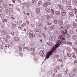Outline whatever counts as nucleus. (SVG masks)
I'll return each instance as SVG.
<instances>
[{
  "mask_svg": "<svg viewBox=\"0 0 77 77\" xmlns=\"http://www.w3.org/2000/svg\"><path fill=\"white\" fill-rule=\"evenodd\" d=\"M53 52L54 53H57V50H55L54 48H52L51 50H50V51L48 52V54H47V55H46L45 59V60L47 59H48L51 55H53Z\"/></svg>",
  "mask_w": 77,
  "mask_h": 77,
  "instance_id": "obj_1",
  "label": "nucleus"
},
{
  "mask_svg": "<svg viewBox=\"0 0 77 77\" xmlns=\"http://www.w3.org/2000/svg\"><path fill=\"white\" fill-rule=\"evenodd\" d=\"M58 40L57 41V43L55 45V48H57L58 47H59L60 46V45H62V40H61V39H58Z\"/></svg>",
  "mask_w": 77,
  "mask_h": 77,
  "instance_id": "obj_2",
  "label": "nucleus"
},
{
  "mask_svg": "<svg viewBox=\"0 0 77 77\" xmlns=\"http://www.w3.org/2000/svg\"><path fill=\"white\" fill-rule=\"evenodd\" d=\"M68 33V30L66 29H65L64 30V29H62L61 30V33L63 35H66V33Z\"/></svg>",
  "mask_w": 77,
  "mask_h": 77,
  "instance_id": "obj_3",
  "label": "nucleus"
},
{
  "mask_svg": "<svg viewBox=\"0 0 77 77\" xmlns=\"http://www.w3.org/2000/svg\"><path fill=\"white\" fill-rule=\"evenodd\" d=\"M51 11H52L51 14L50 16H47L46 17V18L48 19V18H50V17H52L53 16V15L54 14V11L53 10V9H51Z\"/></svg>",
  "mask_w": 77,
  "mask_h": 77,
  "instance_id": "obj_4",
  "label": "nucleus"
},
{
  "mask_svg": "<svg viewBox=\"0 0 77 77\" xmlns=\"http://www.w3.org/2000/svg\"><path fill=\"white\" fill-rule=\"evenodd\" d=\"M63 35H61L59 36L58 37V39H60L62 40V41H63V40H65V38L64 37H63Z\"/></svg>",
  "mask_w": 77,
  "mask_h": 77,
  "instance_id": "obj_5",
  "label": "nucleus"
},
{
  "mask_svg": "<svg viewBox=\"0 0 77 77\" xmlns=\"http://www.w3.org/2000/svg\"><path fill=\"white\" fill-rule=\"evenodd\" d=\"M50 5V2H46L44 3L43 5V6L44 7H47L48 5Z\"/></svg>",
  "mask_w": 77,
  "mask_h": 77,
  "instance_id": "obj_6",
  "label": "nucleus"
},
{
  "mask_svg": "<svg viewBox=\"0 0 77 77\" xmlns=\"http://www.w3.org/2000/svg\"><path fill=\"white\" fill-rule=\"evenodd\" d=\"M56 28V27H55V26L54 25H52L49 28V29L50 30H54Z\"/></svg>",
  "mask_w": 77,
  "mask_h": 77,
  "instance_id": "obj_7",
  "label": "nucleus"
},
{
  "mask_svg": "<svg viewBox=\"0 0 77 77\" xmlns=\"http://www.w3.org/2000/svg\"><path fill=\"white\" fill-rule=\"evenodd\" d=\"M35 36V34L31 33L29 35V38H34Z\"/></svg>",
  "mask_w": 77,
  "mask_h": 77,
  "instance_id": "obj_8",
  "label": "nucleus"
},
{
  "mask_svg": "<svg viewBox=\"0 0 77 77\" xmlns=\"http://www.w3.org/2000/svg\"><path fill=\"white\" fill-rule=\"evenodd\" d=\"M58 23L60 25V26H62L63 25V20H59L58 22Z\"/></svg>",
  "mask_w": 77,
  "mask_h": 77,
  "instance_id": "obj_9",
  "label": "nucleus"
},
{
  "mask_svg": "<svg viewBox=\"0 0 77 77\" xmlns=\"http://www.w3.org/2000/svg\"><path fill=\"white\" fill-rule=\"evenodd\" d=\"M40 8H36V13L37 14H39V13H40Z\"/></svg>",
  "mask_w": 77,
  "mask_h": 77,
  "instance_id": "obj_10",
  "label": "nucleus"
},
{
  "mask_svg": "<svg viewBox=\"0 0 77 77\" xmlns=\"http://www.w3.org/2000/svg\"><path fill=\"white\" fill-rule=\"evenodd\" d=\"M49 39L50 40H51V41H55V38H54L53 37H50L49 38Z\"/></svg>",
  "mask_w": 77,
  "mask_h": 77,
  "instance_id": "obj_11",
  "label": "nucleus"
},
{
  "mask_svg": "<svg viewBox=\"0 0 77 77\" xmlns=\"http://www.w3.org/2000/svg\"><path fill=\"white\" fill-rule=\"evenodd\" d=\"M47 44L49 46H50V47L53 45V43L50 42H48L47 43Z\"/></svg>",
  "mask_w": 77,
  "mask_h": 77,
  "instance_id": "obj_12",
  "label": "nucleus"
},
{
  "mask_svg": "<svg viewBox=\"0 0 77 77\" xmlns=\"http://www.w3.org/2000/svg\"><path fill=\"white\" fill-rule=\"evenodd\" d=\"M62 14H63V16H65V15H66V11H62Z\"/></svg>",
  "mask_w": 77,
  "mask_h": 77,
  "instance_id": "obj_13",
  "label": "nucleus"
},
{
  "mask_svg": "<svg viewBox=\"0 0 77 77\" xmlns=\"http://www.w3.org/2000/svg\"><path fill=\"white\" fill-rule=\"evenodd\" d=\"M75 75V73H74L72 72L69 74V76H70V77H73V76H74V75Z\"/></svg>",
  "mask_w": 77,
  "mask_h": 77,
  "instance_id": "obj_14",
  "label": "nucleus"
},
{
  "mask_svg": "<svg viewBox=\"0 0 77 77\" xmlns=\"http://www.w3.org/2000/svg\"><path fill=\"white\" fill-rule=\"evenodd\" d=\"M55 14L57 15H60V11H56L55 12Z\"/></svg>",
  "mask_w": 77,
  "mask_h": 77,
  "instance_id": "obj_15",
  "label": "nucleus"
},
{
  "mask_svg": "<svg viewBox=\"0 0 77 77\" xmlns=\"http://www.w3.org/2000/svg\"><path fill=\"white\" fill-rule=\"evenodd\" d=\"M58 6H59V8H60V9L62 10V9H63V6H62V5H59Z\"/></svg>",
  "mask_w": 77,
  "mask_h": 77,
  "instance_id": "obj_16",
  "label": "nucleus"
},
{
  "mask_svg": "<svg viewBox=\"0 0 77 77\" xmlns=\"http://www.w3.org/2000/svg\"><path fill=\"white\" fill-rule=\"evenodd\" d=\"M69 14L71 17H74V14H75V13H73L72 12H70Z\"/></svg>",
  "mask_w": 77,
  "mask_h": 77,
  "instance_id": "obj_17",
  "label": "nucleus"
},
{
  "mask_svg": "<svg viewBox=\"0 0 77 77\" xmlns=\"http://www.w3.org/2000/svg\"><path fill=\"white\" fill-rule=\"evenodd\" d=\"M14 40L15 41L17 42V41H18L19 40V38H18V37H16L14 38Z\"/></svg>",
  "mask_w": 77,
  "mask_h": 77,
  "instance_id": "obj_18",
  "label": "nucleus"
},
{
  "mask_svg": "<svg viewBox=\"0 0 77 77\" xmlns=\"http://www.w3.org/2000/svg\"><path fill=\"white\" fill-rule=\"evenodd\" d=\"M44 52H43V51H41L40 52V55L41 56H42V57H44Z\"/></svg>",
  "mask_w": 77,
  "mask_h": 77,
  "instance_id": "obj_19",
  "label": "nucleus"
},
{
  "mask_svg": "<svg viewBox=\"0 0 77 77\" xmlns=\"http://www.w3.org/2000/svg\"><path fill=\"white\" fill-rule=\"evenodd\" d=\"M9 10L10 13L11 12V13H12V14H13V12H14V11H13V9H12V8H10Z\"/></svg>",
  "mask_w": 77,
  "mask_h": 77,
  "instance_id": "obj_20",
  "label": "nucleus"
},
{
  "mask_svg": "<svg viewBox=\"0 0 77 77\" xmlns=\"http://www.w3.org/2000/svg\"><path fill=\"white\" fill-rule=\"evenodd\" d=\"M4 39L5 40V41L7 43H8V40L5 37H4Z\"/></svg>",
  "mask_w": 77,
  "mask_h": 77,
  "instance_id": "obj_21",
  "label": "nucleus"
},
{
  "mask_svg": "<svg viewBox=\"0 0 77 77\" xmlns=\"http://www.w3.org/2000/svg\"><path fill=\"white\" fill-rule=\"evenodd\" d=\"M5 11L7 14H10V11L8 9H6L5 10Z\"/></svg>",
  "mask_w": 77,
  "mask_h": 77,
  "instance_id": "obj_22",
  "label": "nucleus"
},
{
  "mask_svg": "<svg viewBox=\"0 0 77 77\" xmlns=\"http://www.w3.org/2000/svg\"><path fill=\"white\" fill-rule=\"evenodd\" d=\"M41 32L40 31H37L36 32H35V33L37 35H39L40 34Z\"/></svg>",
  "mask_w": 77,
  "mask_h": 77,
  "instance_id": "obj_23",
  "label": "nucleus"
},
{
  "mask_svg": "<svg viewBox=\"0 0 77 77\" xmlns=\"http://www.w3.org/2000/svg\"><path fill=\"white\" fill-rule=\"evenodd\" d=\"M72 38L74 39H76L77 38V35H73L72 36Z\"/></svg>",
  "mask_w": 77,
  "mask_h": 77,
  "instance_id": "obj_24",
  "label": "nucleus"
},
{
  "mask_svg": "<svg viewBox=\"0 0 77 77\" xmlns=\"http://www.w3.org/2000/svg\"><path fill=\"white\" fill-rule=\"evenodd\" d=\"M3 6L4 8H8V6L6 5V4H3Z\"/></svg>",
  "mask_w": 77,
  "mask_h": 77,
  "instance_id": "obj_25",
  "label": "nucleus"
},
{
  "mask_svg": "<svg viewBox=\"0 0 77 77\" xmlns=\"http://www.w3.org/2000/svg\"><path fill=\"white\" fill-rule=\"evenodd\" d=\"M73 5L75 6H77V1H75L73 3Z\"/></svg>",
  "mask_w": 77,
  "mask_h": 77,
  "instance_id": "obj_26",
  "label": "nucleus"
},
{
  "mask_svg": "<svg viewBox=\"0 0 77 77\" xmlns=\"http://www.w3.org/2000/svg\"><path fill=\"white\" fill-rule=\"evenodd\" d=\"M2 33H3L4 35H6L7 34V32H5V31H2Z\"/></svg>",
  "mask_w": 77,
  "mask_h": 77,
  "instance_id": "obj_27",
  "label": "nucleus"
},
{
  "mask_svg": "<svg viewBox=\"0 0 77 77\" xmlns=\"http://www.w3.org/2000/svg\"><path fill=\"white\" fill-rule=\"evenodd\" d=\"M38 25L41 27H42V23H38Z\"/></svg>",
  "mask_w": 77,
  "mask_h": 77,
  "instance_id": "obj_28",
  "label": "nucleus"
},
{
  "mask_svg": "<svg viewBox=\"0 0 77 77\" xmlns=\"http://www.w3.org/2000/svg\"><path fill=\"white\" fill-rule=\"evenodd\" d=\"M62 45H63V48H65L66 46V44H62Z\"/></svg>",
  "mask_w": 77,
  "mask_h": 77,
  "instance_id": "obj_29",
  "label": "nucleus"
},
{
  "mask_svg": "<svg viewBox=\"0 0 77 77\" xmlns=\"http://www.w3.org/2000/svg\"><path fill=\"white\" fill-rule=\"evenodd\" d=\"M2 21L4 23H5V22H7L8 21V20L6 19H3Z\"/></svg>",
  "mask_w": 77,
  "mask_h": 77,
  "instance_id": "obj_30",
  "label": "nucleus"
},
{
  "mask_svg": "<svg viewBox=\"0 0 77 77\" xmlns=\"http://www.w3.org/2000/svg\"><path fill=\"white\" fill-rule=\"evenodd\" d=\"M68 71V69H66V71L64 70V74H66Z\"/></svg>",
  "mask_w": 77,
  "mask_h": 77,
  "instance_id": "obj_31",
  "label": "nucleus"
},
{
  "mask_svg": "<svg viewBox=\"0 0 77 77\" xmlns=\"http://www.w3.org/2000/svg\"><path fill=\"white\" fill-rule=\"evenodd\" d=\"M30 50H31V51H32H32H35V48H30Z\"/></svg>",
  "mask_w": 77,
  "mask_h": 77,
  "instance_id": "obj_32",
  "label": "nucleus"
},
{
  "mask_svg": "<svg viewBox=\"0 0 77 77\" xmlns=\"http://www.w3.org/2000/svg\"><path fill=\"white\" fill-rule=\"evenodd\" d=\"M73 72H77V69H75L73 70Z\"/></svg>",
  "mask_w": 77,
  "mask_h": 77,
  "instance_id": "obj_33",
  "label": "nucleus"
},
{
  "mask_svg": "<svg viewBox=\"0 0 77 77\" xmlns=\"http://www.w3.org/2000/svg\"><path fill=\"white\" fill-rule=\"evenodd\" d=\"M76 63H77V60H74V63H73V65H75Z\"/></svg>",
  "mask_w": 77,
  "mask_h": 77,
  "instance_id": "obj_34",
  "label": "nucleus"
},
{
  "mask_svg": "<svg viewBox=\"0 0 77 77\" xmlns=\"http://www.w3.org/2000/svg\"><path fill=\"white\" fill-rule=\"evenodd\" d=\"M73 26H74V27H77V23H73Z\"/></svg>",
  "mask_w": 77,
  "mask_h": 77,
  "instance_id": "obj_35",
  "label": "nucleus"
},
{
  "mask_svg": "<svg viewBox=\"0 0 77 77\" xmlns=\"http://www.w3.org/2000/svg\"><path fill=\"white\" fill-rule=\"evenodd\" d=\"M67 56L68 57H70L71 56V54L68 53H67Z\"/></svg>",
  "mask_w": 77,
  "mask_h": 77,
  "instance_id": "obj_36",
  "label": "nucleus"
},
{
  "mask_svg": "<svg viewBox=\"0 0 77 77\" xmlns=\"http://www.w3.org/2000/svg\"><path fill=\"white\" fill-rule=\"evenodd\" d=\"M72 56L74 58H76V56H75V54H72Z\"/></svg>",
  "mask_w": 77,
  "mask_h": 77,
  "instance_id": "obj_37",
  "label": "nucleus"
},
{
  "mask_svg": "<svg viewBox=\"0 0 77 77\" xmlns=\"http://www.w3.org/2000/svg\"><path fill=\"white\" fill-rule=\"evenodd\" d=\"M16 27V25L15 24H13L12 25V27L13 28H14V27Z\"/></svg>",
  "mask_w": 77,
  "mask_h": 77,
  "instance_id": "obj_38",
  "label": "nucleus"
},
{
  "mask_svg": "<svg viewBox=\"0 0 77 77\" xmlns=\"http://www.w3.org/2000/svg\"><path fill=\"white\" fill-rule=\"evenodd\" d=\"M63 43H64V44H67V42L65 41H64L63 42Z\"/></svg>",
  "mask_w": 77,
  "mask_h": 77,
  "instance_id": "obj_39",
  "label": "nucleus"
},
{
  "mask_svg": "<svg viewBox=\"0 0 77 77\" xmlns=\"http://www.w3.org/2000/svg\"><path fill=\"white\" fill-rule=\"evenodd\" d=\"M6 38H8V39H11V37L10 35H7L6 36Z\"/></svg>",
  "mask_w": 77,
  "mask_h": 77,
  "instance_id": "obj_40",
  "label": "nucleus"
},
{
  "mask_svg": "<svg viewBox=\"0 0 77 77\" xmlns=\"http://www.w3.org/2000/svg\"><path fill=\"white\" fill-rule=\"evenodd\" d=\"M5 15V14H4L3 13H2L1 15H0V16H1V17H4V16Z\"/></svg>",
  "mask_w": 77,
  "mask_h": 77,
  "instance_id": "obj_41",
  "label": "nucleus"
},
{
  "mask_svg": "<svg viewBox=\"0 0 77 77\" xmlns=\"http://www.w3.org/2000/svg\"><path fill=\"white\" fill-rule=\"evenodd\" d=\"M18 47H19V49H20V51H21V50H22V48H21V47L20 46H19Z\"/></svg>",
  "mask_w": 77,
  "mask_h": 77,
  "instance_id": "obj_42",
  "label": "nucleus"
},
{
  "mask_svg": "<svg viewBox=\"0 0 77 77\" xmlns=\"http://www.w3.org/2000/svg\"><path fill=\"white\" fill-rule=\"evenodd\" d=\"M38 6H39L40 5H42V3L41 2L39 1L38 3Z\"/></svg>",
  "mask_w": 77,
  "mask_h": 77,
  "instance_id": "obj_43",
  "label": "nucleus"
},
{
  "mask_svg": "<svg viewBox=\"0 0 77 77\" xmlns=\"http://www.w3.org/2000/svg\"><path fill=\"white\" fill-rule=\"evenodd\" d=\"M37 1V0H32V3H34V2H36Z\"/></svg>",
  "mask_w": 77,
  "mask_h": 77,
  "instance_id": "obj_44",
  "label": "nucleus"
},
{
  "mask_svg": "<svg viewBox=\"0 0 77 77\" xmlns=\"http://www.w3.org/2000/svg\"><path fill=\"white\" fill-rule=\"evenodd\" d=\"M47 11L48 12H50V10L48 9L47 10Z\"/></svg>",
  "mask_w": 77,
  "mask_h": 77,
  "instance_id": "obj_45",
  "label": "nucleus"
},
{
  "mask_svg": "<svg viewBox=\"0 0 77 77\" xmlns=\"http://www.w3.org/2000/svg\"><path fill=\"white\" fill-rule=\"evenodd\" d=\"M69 32L70 33V34H71V35H72V34H73V33H72V32H71V30L69 31Z\"/></svg>",
  "mask_w": 77,
  "mask_h": 77,
  "instance_id": "obj_46",
  "label": "nucleus"
},
{
  "mask_svg": "<svg viewBox=\"0 0 77 77\" xmlns=\"http://www.w3.org/2000/svg\"><path fill=\"white\" fill-rule=\"evenodd\" d=\"M0 48H1V49H3V46L2 45H0Z\"/></svg>",
  "mask_w": 77,
  "mask_h": 77,
  "instance_id": "obj_47",
  "label": "nucleus"
},
{
  "mask_svg": "<svg viewBox=\"0 0 77 77\" xmlns=\"http://www.w3.org/2000/svg\"><path fill=\"white\" fill-rule=\"evenodd\" d=\"M67 36L68 37H69V38H70V37H71V35L70 34H68L67 35Z\"/></svg>",
  "mask_w": 77,
  "mask_h": 77,
  "instance_id": "obj_48",
  "label": "nucleus"
},
{
  "mask_svg": "<svg viewBox=\"0 0 77 77\" xmlns=\"http://www.w3.org/2000/svg\"><path fill=\"white\" fill-rule=\"evenodd\" d=\"M27 34H28V35L30 34V31H28L27 32Z\"/></svg>",
  "mask_w": 77,
  "mask_h": 77,
  "instance_id": "obj_49",
  "label": "nucleus"
},
{
  "mask_svg": "<svg viewBox=\"0 0 77 77\" xmlns=\"http://www.w3.org/2000/svg\"><path fill=\"white\" fill-rule=\"evenodd\" d=\"M54 22L56 24H57V21L56 20H54Z\"/></svg>",
  "mask_w": 77,
  "mask_h": 77,
  "instance_id": "obj_50",
  "label": "nucleus"
},
{
  "mask_svg": "<svg viewBox=\"0 0 77 77\" xmlns=\"http://www.w3.org/2000/svg\"><path fill=\"white\" fill-rule=\"evenodd\" d=\"M11 33V35H12V36H14V32H12Z\"/></svg>",
  "mask_w": 77,
  "mask_h": 77,
  "instance_id": "obj_51",
  "label": "nucleus"
},
{
  "mask_svg": "<svg viewBox=\"0 0 77 77\" xmlns=\"http://www.w3.org/2000/svg\"><path fill=\"white\" fill-rule=\"evenodd\" d=\"M2 9L3 8H2V7L0 6V11H2Z\"/></svg>",
  "mask_w": 77,
  "mask_h": 77,
  "instance_id": "obj_52",
  "label": "nucleus"
},
{
  "mask_svg": "<svg viewBox=\"0 0 77 77\" xmlns=\"http://www.w3.org/2000/svg\"><path fill=\"white\" fill-rule=\"evenodd\" d=\"M66 2L67 3H70V2H69V1H68V0H66Z\"/></svg>",
  "mask_w": 77,
  "mask_h": 77,
  "instance_id": "obj_53",
  "label": "nucleus"
},
{
  "mask_svg": "<svg viewBox=\"0 0 77 77\" xmlns=\"http://www.w3.org/2000/svg\"><path fill=\"white\" fill-rule=\"evenodd\" d=\"M52 75L53 77H54V75H54V73H52Z\"/></svg>",
  "mask_w": 77,
  "mask_h": 77,
  "instance_id": "obj_54",
  "label": "nucleus"
},
{
  "mask_svg": "<svg viewBox=\"0 0 77 77\" xmlns=\"http://www.w3.org/2000/svg\"><path fill=\"white\" fill-rule=\"evenodd\" d=\"M68 58V57H66V56H65L64 57V59L66 60V59Z\"/></svg>",
  "mask_w": 77,
  "mask_h": 77,
  "instance_id": "obj_55",
  "label": "nucleus"
},
{
  "mask_svg": "<svg viewBox=\"0 0 77 77\" xmlns=\"http://www.w3.org/2000/svg\"><path fill=\"white\" fill-rule=\"evenodd\" d=\"M25 25V24L23 23V25H21V27H24V26Z\"/></svg>",
  "mask_w": 77,
  "mask_h": 77,
  "instance_id": "obj_56",
  "label": "nucleus"
},
{
  "mask_svg": "<svg viewBox=\"0 0 77 77\" xmlns=\"http://www.w3.org/2000/svg\"><path fill=\"white\" fill-rule=\"evenodd\" d=\"M75 45H77V40L75 42Z\"/></svg>",
  "mask_w": 77,
  "mask_h": 77,
  "instance_id": "obj_57",
  "label": "nucleus"
},
{
  "mask_svg": "<svg viewBox=\"0 0 77 77\" xmlns=\"http://www.w3.org/2000/svg\"><path fill=\"white\" fill-rule=\"evenodd\" d=\"M58 61H60L61 62L63 61H62V60L61 59L58 60Z\"/></svg>",
  "mask_w": 77,
  "mask_h": 77,
  "instance_id": "obj_58",
  "label": "nucleus"
},
{
  "mask_svg": "<svg viewBox=\"0 0 77 77\" xmlns=\"http://www.w3.org/2000/svg\"><path fill=\"white\" fill-rule=\"evenodd\" d=\"M26 15H30V14H29V13H26Z\"/></svg>",
  "mask_w": 77,
  "mask_h": 77,
  "instance_id": "obj_59",
  "label": "nucleus"
},
{
  "mask_svg": "<svg viewBox=\"0 0 77 77\" xmlns=\"http://www.w3.org/2000/svg\"><path fill=\"white\" fill-rule=\"evenodd\" d=\"M42 20H44V17H42Z\"/></svg>",
  "mask_w": 77,
  "mask_h": 77,
  "instance_id": "obj_60",
  "label": "nucleus"
},
{
  "mask_svg": "<svg viewBox=\"0 0 77 77\" xmlns=\"http://www.w3.org/2000/svg\"><path fill=\"white\" fill-rule=\"evenodd\" d=\"M69 45H72V43H71V42H69Z\"/></svg>",
  "mask_w": 77,
  "mask_h": 77,
  "instance_id": "obj_61",
  "label": "nucleus"
},
{
  "mask_svg": "<svg viewBox=\"0 0 77 77\" xmlns=\"http://www.w3.org/2000/svg\"><path fill=\"white\" fill-rule=\"evenodd\" d=\"M57 77H60V75L59 74H58L57 75Z\"/></svg>",
  "mask_w": 77,
  "mask_h": 77,
  "instance_id": "obj_62",
  "label": "nucleus"
},
{
  "mask_svg": "<svg viewBox=\"0 0 77 77\" xmlns=\"http://www.w3.org/2000/svg\"><path fill=\"white\" fill-rule=\"evenodd\" d=\"M33 55H35L36 54L35 52H33V53H32Z\"/></svg>",
  "mask_w": 77,
  "mask_h": 77,
  "instance_id": "obj_63",
  "label": "nucleus"
},
{
  "mask_svg": "<svg viewBox=\"0 0 77 77\" xmlns=\"http://www.w3.org/2000/svg\"><path fill=\"white\" fill-rule=\"evenodd\" d=\"M75 13H76V14H77V9L75 10Z\"/></svg>",
  "mask_w": 77,
  "mask_h": 77,
  "instance_id": "obj_64",
  "label": "nucleus"
}]
</instances>
